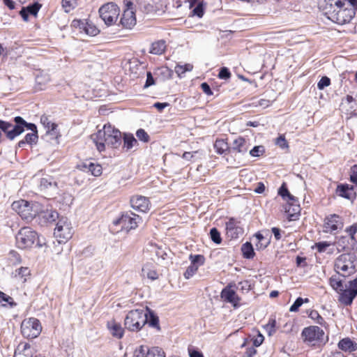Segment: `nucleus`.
I'll list each match as a JSON object with an SVG mask.
<instances>
[{
    "label": "nucleus",
    "instance_id": "obj_1",
    "mask_svg": "<svg viewBox=\"0 0 357 357\" xmlns=\"http://www.w3.org/2000/svg\"><path fill=\"white\" fill-rule=\"evenodd\" d=\"M15 125L0 119V129L2 130L9 139H13L22 134L24 129L30 130L31 133L26 135L24 139L18 142L19 147H23L26 144H31L38 139L37 128L33 123H26L22 117L16 116L14 119Z\"/></svg>",
    "mask_w": 357,
    "mask_h": 357
},
{
    "label": "nucleus",
    "instance_id": "obj_2",
    "mask_svg": "<svg viewBox=\"0 0 357 357\" xmlns=\"http://www.w3.org/2000/svg\"><path fill=\"white\" fill-rule=\"evenodd\" d=\"M121 132L111 125H105L102 130L91 135V139L97 149L101 152L105 149V146L117 148L121 143Z\"/></svg>",
    "mask_w": 357,
    "mask_h": 357
},
{
    "label": "nucleus",
    "instance_id": "obj_3",
    "mask_svg": "<svg viewBox=\"0 0 357 357\" xmlns=\"http://www.w3.org/2000/svg\"><path fill=\"white\" fill-rule=\"evenodd\" d=\"M330 284L339 294L338 301L344 305H350L357 296V278L344 284L334 275L330 278Z\"/></svg>",
    "mask_w": 357,
    "mask_h": 357
},
{
    "label": "nucleus",
    "instance_id": "obj_4",
    "mask_svg": "<svg viewBox=\"0 0 357 357\" xmlns=\"http://www.w3.org/2000/svg\"><path fill=\"white\" fill-rule=\"evenodd\" d=\"M334 268L343 277L353 275L357 271V257L352 253L342 254L335 259Z\"/></svg>",
    "mask_w": 357,
    "mask_h": 357
},
{
    "label": "nucleus",
    "instance_id": "obj_5",
    "mask_svg": "<svg viewBox=\"0 0 357 357\" xmlns=\"http://www.w3.org/2000/svg\"><path fill=\"white\" fill-rule=\"evenodd\" d=\"M344 3L340 0H332L329 7H326V13L328 17L338 24L349 22L354 15V12L347 8L343 9Z\"/></svg>",
    "mask_w": 357,
    "mask_h": 357
},
{
    "label": "nucleus",
    "instance_id": "obj_6",
    "mask_svg": "<svg viewBox=\"0 0 357 357\" xmlns=\"http://www.w3.org/2000/svg\"><path fill=\"white\" fill-rule=\"evenodd\" d=\"M12 208L17 213L22 219L31 220L41 211V204L38 202H29L20 199L12 204Z\"/></svg>",
    "mask_w": 357,
    "mask_h": 357
},
{
    "label": "nucleus",
    "instance_id": "obj_7",
    "mask_svg": "<svg viewBox=\"0 0 357 357\" xmlns=\"http://www.w3.org/2000/svg\"><path fill=\"white\" fill-rule=\"evenodd\" d=\"M148 309L130 310L125 318L124 325L130 331H139L148 321Z\"/></svg>",
    "mask_w": 357,
    "mask_h": 357
},
{
    "label": "nucleus",
    "instance_id": "obj_8",
    "mask_svg": "<svg viewBox=\"0 0 357 357\" xmlns=\"http://www.w3.org/2000/svg\"><path fill=\"white\" fill-rule=\"evenodd\" d=\"M324 331L316 326L304 328L301 333L304 342L311 346L324 343Z\"/></svg>",
    "mask_w": 357,
    "mask_h": 357
},
{
    "label": "nucleus",
    "instance_id": "obj_9",
    "mask_svg": "<svg viewBox=\"0 0 357 357\" xmlns=\"http://www.w3.org/2000/svg\"><path fill=\"white\" fill-rule=\"evenodd\" d=\"M141 218L134 213L123 214L120 218L113 221L114 227H119L120 229H113L114 232L125 230L128 231L131 229H135L138 226Z\"/></svg>",
    "mask_w": 357,
    "mask_h": 357
},
{
    "label": "nucleus",
    "instance_id": "obj_10",
    "mask_svg": "<svg viewBox=\"0 0 357 357\" xmlns=\"http://www.w3.org/2000/svg\"><path fill=\"white\" fill-rule=\"evenodd\" d=\"M42 328L40 321L34 317L25 319L21 324L22 335L29 339H33L39 336Z\"/></svg>",
    "mask_w": 357,
    "mask_h": 357
},
{
    "label": "nucleus",
    "instance_id": "obj_11",
    "mask_svg": "<svg viewBox=\"0 0 357 357\" xmlns=\"http://www.w3.org/2000/svg\"><path fill=\"white\" fill-rule=\"evenodd\" d=\"M73 234L70 222L66 218H61L54 229V235L59 243H63L70 239Z\"/></svg>",
    "mask_w": 357,
    "mask_h": 357
},
{
    "label": "nucleus",
    "instance_id": "obj_12",
    "mask_svg": "<svg viewBox=\"0 0 357 357\" xmlns=\"http://www.w3.org/2000/svg\"><path fill=\"white\" fill-rule=\"evenodd\" d=\"M37 237V233L31 228L23 227L16 235V245L20 249L31 248L36 242Z\"/></svg>",
    "mask_w": 357,
    "mask_h": 357
},
{
    "label": "nucleus",
    "instance_id": "obj_13",
    "mask_svg": "<svg viewBox=\"0 0 357 357\" xmlns=\"http://www.w3.org/2000/svg\"><path fill=\"white\" fill-rule=\"evenodd\" d=\"M100 18L107 26L114 24L119 15L120 10L116 4L110 2L104 4L99 8Z\"/></svg>",
    "mask_w": 357,
    "mask_h": 357
},
{
    "label": "nucleus",
    "instance_id": "obj_14",
    "mask_svg": "<svg viewBox=\"0 0 357 357\" xmlns=\"http://www.w3.org/2000/svg\"><path fill=\"white\" fill-rule=\"evenodd\" d=\"M344 227L343 219L338 215L331 214L324 219V231L334 234L342 230Z\"/></svg>",
    "mask_w": 357,
    "mask_h": 357
},
{
    "label": "nucleus",
    "instance_id": "obj_15",
    "mask_svg": "<svg viewBox=\"0 0 357 357\" xmlns=\"http://www.w3.org/2000/svg\"><path fill=\"white\" fill-rule=\"evenodd\" d=\"M133 357H165V352L159 347L149 349L146 347L139 346L134 351Z\"/></svg>",
    "mask_w": 357,
    "mask_h": 357
},
{
    "label": "nucleus",
    "instance_id": "obj_16",
    "mask_svg": "<svg viewBox=\"0 0 357 357\" xmlns=\"http://www.w3.org/2000/svg\"><path fill=\"white\" fill-rule=\"evenodd\" d=\"M132 3H129L128 8L123 11L121 17L120 23L122 26L127 29H131L136 24V17L132 7Z\"/></svg>",
    "mask_w": 357,
    "mask_h": 357
},
{
    "label": "nucleus",
    "instance_id": "obj_17",
    "mask_svg": "<svg viewBox=\"0 0 357 357\" xmlns=\"http://www.w3.org/2000/svg\"><path fill=\"white\" fill-rule=\"evenodd\" d=\"M130 204L133 209L139 212L146 213L150 210L149 199L142 195H135L130 199Z\"/></svg>",
    "mask_w": 357,
    "mask_h": 357
},
{
    "label": "nucleus",
    "instance_id": "obj_18",
    "mask_svg": "<svg viewBox=\"0 0 357 357\" xmlns=\"http://www.w3.org/2000/svg\"><path fill=\"white\" fill-rule=\"evenodd\" d=\"M227 235L231 238H237L243 234L244 230L241 222L234 218H230L226 223Z\"/></svg>",
    "mask_w": 357,
    "mask_h": 357
},
{
    "label": "nucleus",
    "instance_id": "obj_19",
    "mask_svg": "<svg viewBox=\"0 0 357 357\" xmlns=\"http://www.w3.org/2000/svg\"><path fill=\"white\" fill-rule=\"evenodd\" d=\"M285 200L287 202L289 205V208H286V213L288 214L289 220H296L301 211L298 199L294 195H290Z\"/></svg>",
    "mask_w": 357,
    "mask_h": 357
},
{
    "label": "nucleus",
    "instance_id": "obj_20",
    "mask_svg": "<svg viewBox=\"0 0 357 357\" xmlns=\"http://www.w3.org/2000/svg\"><path fill=\"white\" fill-rule=\"evenodd\" d=\"M221 298L226 302L231 303L234 307L240 306V298L236 294L232 285L229 284L222 289Z\"/></svg>",
    "mask_w": 357,
    "mask_h": 357
},
{
    "label": "nucleus",
    "instance_id": "obj_21",
    "mask_svg": "<svg viewBox=\"0 0 357 357\" xmlns=\"http://www.w3.org/2000/svg\"><path fill=\"white\" fill-rule=\"evenodd\" d=\"M77 168L81 171L89 172L94 176H99L102 172V168L100 164L89 160L81 162L77 165Z\"/></svg>",
    "mask_w": 357,
    "mask_h": 357
},
{
    "label": "nucleus",
    "instance_id": "obj_22",
    "mask_svg": "<svg viewBox=\"0 0 357 357\" xmlns=\"http://www.w3.org/2000/svg\"><path fill=\"white\" fill-rule=\"evenodd\" d=\"M107 328L109 333L114 337L121 339L124 334V329L121 324L112 319L107 322Z\"/></svg>",
    "mask_w": 357,
    "mask_h": 357
},
{
    "label": "nucleus",
    "instance_id": "obj_23",
    "mask_svg": "<svg viewBox=\"0 0 357 357\" xmlns=\"http://www.w3.org/2000/svg\"><path fill=\"white\" fill-rule=\"evenodd\" d=\"M160 0H143L141 2V8L146 13H153L160 8Z\"/></svg>",
    "mask_w": 357,
    "mask_h": 357
},
{
    "label": "nucleus",
    "instance_id": "obj_24",
    "mask_svg": "<svg viewBox=\"0 0 357 357\" xmlns=\"http://www.w3.org/2000/svg\"><path fill=\"white\" fill-rule=\"evenodd\" d=\"M33 349L28 343H21L18 345L14 357H32Z\"/></svg>",
    "mask_w": 357,
    "mask_h": 357
},
{
    "label": "nucleus",
    "instance_id": "obj_25",
    "mask_svg": "<svg viewBox=\"0 0 357 357\" xmlns=\"http://www.w3.org/2000/svg\"><path fill=\"white\" fill-rule=\"evenodd\" d=\"M248 144L243 137H238L232 143L231 150L238 153H244L248 150Z\"/></svg>",
    "mask_w": 357,
    "mask_h": 357
},
{
    "label": "nucleus",
    "instance_id": "obj_26",
    "mask_svg": "<svg viewBox=\"0 0 357 357\" xmlns=\"http://www.w3.org/2000/svg\"><path fill=\"white\" fill-rule=\"evenodd\" d=\"M338 347L345 351H354L357 349V344L353 342L350 338H344L338 343Z\"/></svg>",
    "mask_w": 357,
    "mask_h": 357
},
{
    "label": "nucleus",
    "instance_id": "obj_27",
    "mask_svg": "<svg viewBox=\"0 0 357 357\" xmlns=\"http://www.w3.org/2000/svg\"><path fill=\"white\" fill-rule=\"evenodd\" d=\"M40 8V5L39 3H34L31 6H27L26 8H22L20 11V15L26 21L28 20V15L31 14L33 15H36Z\"/></svg>",
    "mask_w": 357,
    "mask_h": 357
},
{
    "label": "nucleus",
    "instance_id": "obj_28",
    "mask_svg": "<svg viewBox=\"0 0 357 357\" xmlns=\"http://www.w3.org/2000/svg\"><path fill=\"white\" fill-rule=\"evenodd\" d=\"M353 192V187L349 185H340L337 186L336 193L344 198L350 199Z\"/></svg>",
    "mask_w": 357,
    "mask_h": 357
},
{
    "label": "nucleus",
    "instance_id": "obj_29",
    "mask_svg": "<svg viewBox=\"0 0 357 357\" xmlns=\"http://www.w3.org/2000/svg\"><path fill=\"white\" fill-rule=\"evenodd\" d=\"M137 145V141L133 135L126 133L123 136V148L130 150Z\"/></svg>",
    "mask_w": 357,
    "mask_h": 357
},
{
    "label": "nucleus",
    "instance_id": "obj_30",
    "mask_svg": "<svg viewBox=\"0 0 357 357\" xmlns=\"http://www.w3.org/2000/svg\"><path fill=\"white\" fill-rule=\"evenodd\" d=\"M165 42L164 40H158L152 43L150 53L153 54H161L165 52Z\"/></svg>",
    "mask_w": 357,
    "mask_h": 357
},
{
    "label": "nucleus",
    "instance_id": "obj_31",
    "mask_svg": "<svg viewBox=\"0 0 357 357\" xmlns=\"http://www.w3.org/2000/svg\"><path fill=\"white\" fill-rule=\"evenodd\" d=\"M56 183L52 178H43L40 181V188L43 190H56Z\"/></svg>",
    "mask_w": 357,
    "mask_h": 357
},
{
    "label": "nucleus",
    "instance_id": "obj_32",
    "mask_svg": "<svg viewBox=\"0 0 357 357\" xmlns=\"http://www.w3.org/2000/svg\"><path fill=\"white\" fill-rule=\"evenodd\" d=\"M40 215L42 218H45L47 221H54L55 219L58 217V214L56 211H53L51 210H44L43 206H41V211L38 214Z\"/></svg>",
    "mask_w": 357,
    "mask_h": 357
},
{
    "label": "nucleus",
    "instance_id": "obj_33",
    "mask_svg": "<svg viewBox=\"0 0 357 357\" xmlns=\"http://www.w3.org/2000/svg\"><path fill=\"white\" fill-rule=\"evenodd\" d=\"M192 68L193 66L190 63L178 64L175 67V72L178 77H182L186 72L191 71Z\"/></svg>",
    "mask_w": 357,
    "mask_h": 357
},
{
    "label": "nucleus",
    "instance_id": "obj_34",
    "mask_svg": "<svg viewBox=\"0 0 357 357\" xmlns=\"http://www.w3.org/2000/svg\"><path fill=\"white\" fill-rule=\"evenodd\" d=\"M0 304L3 307H6L7 305H9L10 307L16 305L13 298L1 291H0Z\"/></svg>",
    "mask_w": 357,
    "mask_h": 357
},
{
    "label": "nucleus",
    "instance_id": "obj_35",
    "mask_svg": "<svg viewBox=\"0 0 357 357\" xmlns=\"http://www.w3.org/2000/svg\"><path fill=\"white\" fill-rule=\"evenodd\" d=\"M268 336L273 335L276 332V320L274 318H270L268 323L264 326Z\"/></svg>",
    "mask_w": 357,
    "mask_h": 357
},
{
    "label": "nucleus",
    "instance_id": "obj_36",
    "mask_svg": "<svg viewBox=\"0 0 357 357\" xmlns=\"http://www.w3.org/2000/svg\"><path fill=\"white\" fill-rule=\"evenodd\" d=\"M215 151L219 154H223L229 149L227 143L223 139H218L214 144Z\"/></svg>",
    "mask_w": 357,
    "mask_h": 357
},
{
    "label": "nucleus",
    "instance_id": "obj_37",
    "mask_svg": "<svg viewBox=\"0 0 357 357\" xmlns=\"http://www.w3.org/2000/svg\"><path fill=\"white\" fill-rule=\"evenodd\" d=\"M189 259L191 262L190 264H194L198 267L202 266L205 261L204 257L201 255H190L189 256Z\"/></svg>",
    "mask_w": 357,
    "mask_h": 357
},
{
    "label": "nucleus",
    "instance_id": "obj_38",
    "mask_svg": "<svg viewBox=\"0 0 357 357\" xmlns=\"http://www.w3.org/2000/svg\"><path fill=\"white\" fill-rule=\"evenodd\" d=\"M82 25L83 26L82 29L84 32L89 36H96L98 33L99 30L93 24L82 22Z\"/></svg>",
    "mask_w": 357,
    "mask_h": 357
},
{
    "label": "nucleus",
    "instance_id": "obj_39",
    "mask_svg": "<svg viewBox=\"0 0 357 357\" xmlns=\"http://www.w3.org/2000/svg\"><path fill=\"white\" fill-rule=\"evenodd\" d=\"M242 252L245 257L250 259L253 257V248L250 243H246L242 246Z\"/></svg>",
    "mask_w": 357,
    "mask_h": 357
},
{
    "label": "nucleus",
    "instance_id": "obj_40",
    "mask_svg": "<svg viewBox=\"0 0 357 357\" xmlns=\"http://www.w3.org/2000/svg\"><path fill=\"white\" fill-rule=\"evenodd\" d=\"M16 275L21 278L23 282L26 281L27 278L30 275V270L27 267H21L16 270Z\"/></svg>",
    "mask_w": 357,
    "mask_h": 357
},
{
    "label": "nucleus",
    "instance_id": "obj_41",
    "mask_svg": "<svg viewBox=\"0 0 357 357\" xmlns=\"http://www.w3.org/2000/svg\"><path fill=\"white\" fill-rule=\"evenodd\" d=\"M57 125L53 126L52 128L46 130V134L50 137L51 139H54L57 142L61 135L57 129Z\"/></svg>",
    "mask_w": 357,
    "mask_h": 357
},
{
    "label": "nucleus",
    "instance_id": "obj_42",
    "mask_svg": "<svg viewBox=\"0 0 357 357\" xmlns=\"http://www.w3.org/2000/svg\"><path fill=\"white\" fill-rule=\"evenodd\" d=\"M199 267L195 265L190 264L185 271L183 276L185 279H190L192 278L198 271Z\"/></svg>",
    "mask_w": 357,
    "mask_h": 357
},
{
    "label": "nucleus",
    "instance_id": "obj_43",
    "mask_svg": "<svg viewBox=\"0 0 357 357\" xmlns=\"http://www.w3.org/2000/svg\"><path fill=\"white\" fill-rule=\"evenodd\" d=\"M309 317L320 325H323L324 323V319L316 310H311L309 313Z\"/></svg>",
    "mask_w": 357,
    "mask_h": 357
},
{
    "label": "nucleus",
    "instance_id": "obj_44",
    "mask_svg": "<svg viewBox=\"0 0 357 357\" xmlns=\"http://www.w3.org/2000/svg\"><path fill=\"white\" fill-rule=\"evenodd\" d=\"M8 259L13 264H18L21 262V257L18 252L12 250L8 254Z\"/></svg>",
    "mask_w": 357,
    "mask_h": 357
},
{
    "label": "nucleus",
    "instance_id": "obj_45",
    "mask_svg": "<svg viewBox=\"0 0 357 357\" xmlns=\"http://www.w3.org/2000/svg\"><path fill=\"white\" fill-rule=\"evenodd\" d=\"M210 235L212 241L217 243L220 244L222 241V238L220 237V232L218 231L216 228H212L210 231Z\"/></svg>",
    "mask_w": 357,
    "mask_h": 357
},
{
    "label": "nucleus",
    "instance_id": "obj_46",
    "mask_svg": "<svg viewBox=\"0 0 357 357\" xmlns=\"http://www.w3.org/2000/svg\"><path fill=\"white\" fill-rule=\"evenodd\" d=\"M147 314L148 321L146 323H148L151 326L158 327V318L149 310L147 311Z\"/></svg>",
    "mask_w": 357,
    "mask_h": 357
},
{
    "label": "nucleus",
    "instance_id": "obj_47",
    "mask_svg": "<svg viewBox=\"0 0 357 357\" xmlns=\"http://www.w3.org/2000/svg\"><path fill=\"white\" fill-rule=\"evenodd\" d=\"M40 123L43 124L44 128L47 130H50L53 127V126H56V124L52 122L50 119L47 116H42L40 117Z\"/></svg>",
    "mask_w": 357,
    "mask_h": 357
},
{
    "label": "nucleus",
    "instance_id": "obj_48",
    "mask_svg": "<svg viewBox=\"0 0 357 357\" xmlns=\"http://www.w3.org/2000/svg\"><path fill=\"white\" fill-rule=\"evenodd\" d=\"M137 137L144 142H148L149 140V136L144 129H139L136 132Z\"/></svg>",
    "mask_w": 357,
    "mask_h": 357
},
{
    "label": "nucleus",
    "instance_id": "obj_49",
    "mask_svg": "<svg viewBox=\"0 0 357 357\" xmlns=\"http://www.w3.org/2000/svg\"><path fill=\"white\" fill-rule=\"evenodd\" d=\"M264 152V146H256L250 151V154L252 157H259Z\"/></svg>",
    "mask_w": 357,
    "mask_h": 357
},
{
    "label": "nucleus",
    "instance_id": "obj_50",
    "mask_svg": "<svg viewBox=\"0 0 357 357\" xmlns=\"http://www.w3.org/2000/svg\"><path fill=\"white\" fill-rule=\"evenodd\" d=\"M331 84V80L328 77H322L317 83V87L319 90H323L325 87Z\"/></svg>",
    "mask_w": 357,
    "mask_h": 357
},
{
    "label": "nucleus",
    "instance_id": "obj_51",
    "mask_svg": "<svg viewBox=\"0 0 357 357\" xmlns=\"http://www.w3.org/2000/svg\"><path fill=\"white\" fill-rule=\"evenodd\" d=\"M62 3L66 11L69 12L75 6L76 0H63Z\"/></svg>",
    "mask_w": 357,
    "mask_h": 357
},
{
    "label": "nucleus",
    "instance_id": "obj_52",
    "mask_svg": "<svg viewBox=\"0 0 357 357\" xmlns=\"http://www.w3.org/2000/svg\"><path fill=\"white\" fill-rule=\"evenodd\" d=\"M275 144L282 149L289 147L288 143L283 135H280L275 139Z\"/></svg>",
    "mask_w": 357,
    "mask_h": 357
},
{
    "label": "nucleus",
    "instance_id": "obj_53",
    "mask_svg": "<svg viewBox=\"0 0 357 357\" xmlns=\"http://www.w3.org/2000/svg\"><path fill=\"white\" fill-rule=\"evenodd\" d=\"M304 303V300L299 297L298 298L294 304L290 307L289 311L290 312H296L298 310L299 307Z\"/></svg>",
    "mask_w": 357,
    "mask_h": 357
},
{
    "label": "nucleus",
    "instance_id": "obj_54",
    "mask_svg": "<svg viewBox=\"0 0 357 357\" xmlns=\"http://www.w3.org/2000/svg\"><path fill=\"white\" fill-rule=\"evenodd\" d=\"M252 105L255 107H261L263 108H266L271 105V102L268 100L260 99L253 102Z\"/></svg>",
    "mask_w": 357,
    "mask_h": 357
},
{
    "label": "nucleus",
    "instance_id": "obj_55",
    "mask_svg": "<svg viewBox=\"0 0 357 357\" xmlns=\"http://www.w3.org/2000/svg\"><path fill=\"white\" fill-rule=\"evenodd\" d=\"M331 245L330 243L326 241L319 242L315 243L314 248L317 249L318 252H325L326 248Z\"/></svg>",
    "mask_w": 357,
    "mask_h": 357
},
{
    "label": "nucleus",
    "instance_id": "obj_56",
    "mask_svg": "<svg viewBox=\"0 0 357 357\" xmlns=\"http://www.w3.org/2000/svg\"><path fill=\"white\" fill-rule=\"evenodd\" d=\"M142 272L144 275H146L149 278L152 280L158 278V273L155 271H150L146 269V268H142Z\"/></svg>",
    "mask_w": 357,
    "mask_h": 357
},
{
    "label": "nucleus",
    "instance_id": "obj_57",
    "mask_svg": "<svg viewBox=\"0 0 357 357\" xmlns=\"http://www.w3.org/2000/svg\"><path fill=\"white\" fill-rule=\"evenodd\" d=\"M350 180L357 185V165L352 166L351 168Z\"/></svg>",
    "mask_w": 357,
    "mask_h": 357
},
{
    "label": "nucleus",
    "instance_id": "obj_58",
    "mask_svg": "<svg viewBox=\"0 0 357 357\" xmlns=\"http://www.w3.org/2000/svg\"><path fill=\"white\" fill-rule=\"evenodd\" d=\"M193 15L202 17L204 15V8L202 3H199L192 10Z\"/></svg>",
    "mask_w": 357,
    "mask_h": 357
},
{
    "label": "nucleus",
    "instance_id": "obj_59",
    "mask_svg": "<svg viewBox=\"0 0 357 357\" xmlns=\"http://www.w3.org/2000/svg\"><path fill=\"white\" fill-rule=\"evenodd\" d=\"M218 77L220 79H227L231 77V73L227 68L223 67L220 69Z\"/></svg>",
    "mask_w": 357,
    "mask_h": 357
},
{
    "label": "nucleus",
    "instance_id": "obj_60",
    "mask_svg": "<svg viewBox=\"0 0 357 357\" xmlns=\"http://www.w3.org/2000/svg\"><path fill=\"white\" fill-rule=\"evenodd\" d=\"M278 194L284 199H286L289 197V196L291 195L287 188L285 187V184H282V186L280 188Z\"/></svg>",
    "mask_w": 357,
    "mask_h": 357
},
{
    "label": "nucleus",
    "instance_id": "obj_61",
    "mask_svg": "<svg viewBox=\"0 0 357 357\" xmlns=\"http://www.w3.org/2000/svg\"><path fill=\"white\" fill-rule=\"evenodd\" d=\"M346 232L351 236V238H354V235L357 232V225L354 224L350 227L346 229Z\"/></svg>",
    "mask_w": 357,
    "mask_h": 357
},
{
    "label": "nucleus",
    "instance_id": "obj_62",
    "mask_svg": "<svg viewBox=\"0 0 357 357\" xmlns=\"http://www.w3.org/2000/svg\"><path fill=\"white\" fill-rule=\"evenodd\" d=\"M264 340V337L261 333H259L258 335L253 340V345L255 347L260 346Z\"/></svg>",
    "mask_w": 357,
    "mask_h": 357
},
{
    "label": "nucleus",
    "instance_id": "obj_63",
    "mask_svg": "<svg viewBox=\"0 0 357 357\" xmlns=\"http://www.w3.org/2000/svg\"><path fill=\"white\" fill-rule=\"evenodd\" d=\"M250 285L248 281L240 282L238 284L237 289H240L241 291H248Z\"/></svg>",
    "mask_w": 357,
    "mask_h": 357
},
{
    "label": "nucleus",
    "instance_id": "obj_64",
    "mask_svg": "<svg viewBox=\"0 0 357 357\" xmlns=\"http://www.w3.org/2000/svg\"><path fill=\"white\" fill-rule=\"evenodd\" d=\"M201 89L208 96H211L213 94L209 85L206 82H204L201 84Z\"/></svg>",
    "mask_w": 357,
    "mask_h": 357
}]
</instances>
